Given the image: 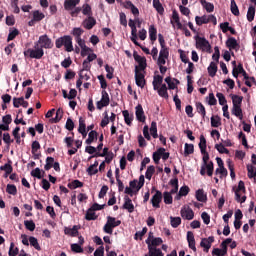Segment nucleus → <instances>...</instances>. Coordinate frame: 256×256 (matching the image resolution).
<instances>
[{
    "label": "nucleus",
    "instance_id": "nucleus-1",
    "mask_svg": "<svg viewBox=\"0 0 256 256\" xmlns=\"http://www.w3.org/2000/svg\"><path fill=\"white\" fill-rule=\"evenodd\" d=\"M63 45L68 53H71V51H73V39L71 38V36H64L56 40L57 49H61Z\"/></svg>",
    "mask_w": 256,
    "mask_h": 256
},
{
    "label": "nucleus",
    "instance_id": "nucleus-2",
    "mask_svg": "<svg viewBox=\"0 0 256 256\" xmlns=\"http://www.w3.org/2000/svg\"><path fill=\"white\" fill-rule=\"evenodd\" d=\"M25 57H30L31 59H41L43 55H45V52L43 51V48L39 47V43L34 44L33 49H28L24 51Z\"/></svg>",
    "mask_w": 256,
    "mask_h": 256
},
{
    "label": "nucleus",
    "instance_id": "nucleus-3",
    "mask_svg": "<svg viewBox=\"0 0 256 256\" xmlns=\"http://www.w3.org/2000/svg\"><path fill=\"white\" fill-rule=\"evenodd\" d=\"M119 225H121V220H117V218L108 216L107 222L103 227V231L108 235H113V229H115V227H119Z\"/></svg>",
    "mask_w": 256,
    "mask_h": 256
},
{
    "label": "nucleus",
    "instance_id": "nucleus-4",
    "mask_svg": "<svg viewBox=\"0 0 256 256\" xmlns=\"http://www.w3.org/2000/svg\"><path fill=\"white\" fill-rule=\"evenodd\" d=\"M235 197L238 203H245V201H247V196H245V182L239 181L235 191Z\"/></svg>",
    "mask_w": 256,
    "mask_h": 256
},
{
    "label": "nucleus",
    "instance_id": "nucleus-5",
    "mask_svg": "<svg viewBox=\"0 0 256 256\" xmlns=\"http://www.w3.org/2000/svg\"><path fill=\"white\" fill-rule=\"evenodd\" d=\"M163 243V239L160 237L155 238L153 236V232H149V236L146 239V244L148 245V249H157L159 245Z\"/></svg>",
    "mask_w": 256,
    "mask_h": 256
},
{
    "label": "nucleus",
    "instance_id": "nucleus-6",
    "mask_svg": "<svg viewBox=\"0 0 256 256\" xmlns=\"http://www.w3.org/2000/svg\"><path fill=\"white\" fill-rule=\"evenodd\" d=\"M135 19L134 20H129L128 25L131 28V36H130V40L132 41V43H134V45H136L137 47H141V44H139V42L137 41V26L135 25Z\"/></svg>",
    "mask_w": 256,
    "mask_h": 256
},
{
    "label": "nucleus",
    "instance_id": "nucleus-7",
    "mask_svg": "<svg viewBox=\"0 0 256 256\" xmlns=\"http://www.w3.org/2000/svg\"><path fill=\"white\" fill-rule=\"evenodd\" d=\"M36 43H38V47L40 45V49H52L53 47V42L47 35L40 36L39 40Z\"/></svg>",
    "mask_w": 256,
    "mask_h": 256
},
{
    "label": "nucleus",
    "instance_id": "nucleus-8",
    "mask_svg": "<svg viewBox=\"0 0 256 256\" xmlns=\"http://www.w3.org/2000/svg\"><path fill=\"white\" fill-rule=\"evenodd\" d=\"M215 242V237L209 236L208 238H202L200 242V247L203 248L205 253H209V249H211V245Z\"/></svg>",
    "mask_w": 256,
    "mask_h": 256
},
{
    "label": "nucleus",
    "instance_id": "nucleus-9",
    "mask_svg": "<svg viewBox=\"0 0 256 256\" xmlns=\"http://www.w3.org/2000/svg\"><path fill=\"white\" fill-rule=\"evenodd\" d=\"M180 215L182 219H186L187 221H191L193 217H195V213L193 212V209L189 206H184L181 208Z\"/></svg>",
    "mask_w": 256,
    "mask_h": 256
},
{
    "label": "nucleus",
    "instance_id": "nucleus-10",
    "mask_svg": "<svg viewBox=\"0 0 256 256\" xmlns=\"http://www.w3.org/2000/svg\"><path fill=\"white\" fill-rule=\"evenodd\" d=\"M135 61H137L138 66L135 67V72L140 71L143 73L145 71V68L147 67V60L145 57H142L140 55L134 56Z\"/></svg>",
    "mask_w": 256,
    "mask_h": 256
},
{
    "label": "nucleus",
    "instance_id": "nucleus-11",
    "mask_svg": "<svg viewBox=\"0 0 256 256\" xmlns=\"http://www.w3.org/2000/svg\"><path fill=\"white\" fill-rule=\"evenodd\" d=\"M196 48L201 49V51H209V49H211V45L207 39L198 37L196 38Z\"/></svg>",
    "mask_w": 256,
    "mask_h": 256
},
{
    "label": "nucleus",
    "instance_id": "nucleus-12",
    "mask_svg": "<svg viewBox=\"0 0 256 256\" xmlns=\"http://www.w3.org/2000/svg\"><path fill=\"white\" fill-rule=\"evenodd\" d=\"M169 59V49H160L157 65H166Z\"/></svg>",
    "mask_w": 256,
    "mask_h": 256
},
{
    "label": "nucleus",
    "instance_id": "nucleus-13",
    "mask_svg": "<svg viewBox=\"0 0 256 256\" xmlns=\"http://www.w3.org/2000/svg\"><path fill=\"white\" fill-rule=\"evenodd\" d=\"M109 103H110L109 94L107 93V91L103 90L101 100L98 101L96 104L97 109L101 110L103 107H107Z\"/></svg>",
    "mask_w": 256,
    "mask_h": 256
},
{
    "label": "nucleus",
    "instance_id": "nucleus-14",
    "mask_svg": "<svg viewBox=\"0 0 256 256\" xmlns=\"http://www.w3.org/2000/svg\"><path fill=\"white\" fill-rule=\"evenodd\" d=\"M135 81H136L137 87H140L141 89H143V87H145V74L141 71L136 70Z\"/></svg>",
    "mask_w": 256,
    "mask_h": 256
},
{
    "label": "nucleus",
    "instance_id": "nucleus-15",
    "mask_svg": "<svg viewBox=\"0 0 256 256\" xmlns=\"http://www.w3.org/2000/svg\"><path fill=\"white\" fill-rule=\"evenodd\" d=\"M136 111V119L140 121L141 123H145V112L143 111V106L137 105L135 107Z\"/></svg>",
    "mask_w": 256,
    "mask_h": 256
},
{
    "label": "nucleus",
    "instance_id": "nucleus-16",
    "mask_svg": "<svg viewBox=\"0 0 256 256\" xmlns=\"http://www.w3.org/2000/svg\"><path fill=\"white\" fill-rule=\"evenodd\" d=\"M161 199H163V194L160 191H157L151 199L152 206L156 209H159V203H161Z\"/></svg>",
    "mask_w": 256,
    "mask_h": 256
},
{
    "label": "nucleus",
    "instance_id": "nucleus-17",
    "mask_svg": "<svg viewBox=\"0 0 256 256\" xmlns=\"http://www.w3.org/2000/svg\"><path fill=\"white\" fill-rule=\"evenodd\" d=\"M187 241H188V247L192 249V251H197V247L195 246V235L193 232L188 231L187 232Z\"/></svg>",
    "mask_w": 256,
    "mask_h": 256
},
{
    "label": "nucleus",
    "instance_id": "nucleus-18",
    "mask_svg": "<svg viewBox=\"0 0 256 256\" xmlns=\"http://www.w3.org/2000/svg\"><path fill=\"white\" fill-rule=\"evenodd\" d=\"M96 23L97 21L95 20V18L89 16L87 19L84 20L83 27H85V29H93Z\"/></svg>",
    "mask_w": 256,
    "mask_h": 256
},
{
    "label": "nucleus",
    "instance_id": "nucleus-19",
    "mask_svg": "<svg viewBox=\"0 0 256 256\" xmlns=\"http://www.w3.org/2000/svg\"><path fill=\"white\" fill-rule=\"evenodd\" d=\"M77 5H79V0H65L64 9H66V11H71V9H74Z\"/></svg>",
    "mask_w": 256,
    "mask_h": 256
},
{
    "label": "nucleus",
    "instance_id": "nucleus-20",
    "mask_svg": "<svg viewBox=\"0 0 256 256\" xmlns=\"http://www.w3.org/2000/svg\"><path fill=\"white\" fill-rule=\"evenodd\" d=\"M65 235H70V237H77L79 233V226H73L72 228L64 229Z\"/></svg>",
    "mask_w": 256,
    "mask_h": 256
},
{
    "label": "nucleus",
    "instance_id": "nucleus-21",
    "mask_svg": "<svg viewBox=\"0 0 256 256\" xmlns=\"http://www.w3.org/2000/svg\"><path fill=\"white\" fill-rule=\"evenodd\" d=\"M233 107H241V103H243V96L231 94Z\"/></svg>",
    "mask_w": 256,
    "mask_h": 256
},
{
    "label": "nucleus",
    "instance_id": "nucleus-22",
    "mask_svg": "<svg viewBox=\"0 0 256 256\" xmlns=\"http://www.w3.org/2000/svg\"><path fill=\"white\" fill-rule=\"evenodd\" d=\"M200 3L207 13H213V11H215V6L213 3L207 2L206 0H200Z\"/></svg>",
    "mask_w": 256,
    "mask_h": 256
},
{
    "label": "nucleus",
    "instance_id": "nucleus-23",
    "mask_svg": "<svg viewBox=\"0 0 256 256\" xmlns=\"http://www.w3.org/2000/svg\"><path fill=\"white\" fill-rule=\"evenodd\" d=\"M125 203L123 205L124 209H126L129 213H133L135 211V206L129 197H125Z\"/></svg>",
    "mask_w": 256,
    "mask_h": 256
},
{
    "label": "nucleus",
    "instance_id": "nucleus-24",
    "mask_svg": "<svg viewBox=\"0 0 256 256\" xmlns=\"http://www.w3.org/2000/svg\"><path fill=\"white\" fill-rule=\"evenodd\" d=\"M165 82L167 83L169 89H177V85H179V80L171 77H166Z\"/></svg>",
    "mask_w": 256,
    "mask_h": 256
},
{
    "label": "nucleus",
    "instance_id": "nucleus-25",
    "mask_svg": "<svg viewBox=\"0 0 256 256\" xmlns=\"http://www.w3.org/2000/svg\"><path fill=\"white\" fill-rule=\"evenodd\" d=\"M232 115L235 117H238L240 121L243 120V109H241V106H233L232 107Z\"/></svg>",
    "mask_w": 256,
    "mask_h": 256
},
{
    "label": "nucleus",
    "instance_id": "nucleus-26",
    "mask_svg": "<svg viewBox=\"0 0 256 256\" xmlns=\"http://www.w3.org/2000/svg\"><path fill=\"white\" fill-rule=\"evenodd\" d=\"M79 133L85 138L87 137V130H86V125H85V120L83 118H79V128H78Z\"/></svg>",
    "mask_w": 256,
    "mask_h": 256
},
{
    "label": "nucleus",
    "instance_id": "nucleus-27",
    "mask_svg": "<svg viewBox=\"0 0 256 256\" xmlns=\"http://www.w3.org/2000/svg\"><path fill=\"white\" fill-rule=\"evenodd\" d=\"M201 153L203 155V158H202L203 164L200 170V175H205V165H207V161H209V153H207V150Z\"/></svg>",
    "mask_w": 256,
    "mask_h": 256
},
{
    "label": "nucleus",
    "instance_id": "nucleus-28",
    "mask_svg": "<svg viewBox=\"0 0 256 256\" xmlns=\"http://www.w3.org/2000/svg\"><path fill=\"white\" fill-rule=\"evenodd\" d=\"M172 23H175L177 29H183V25L181 24V21L179 20V14L175 10L172 13Z\"/></svg>",
    "mask_w": 256,
    "mask_h": 256
},
{
    "label": "nucleus",
    "instance_id": "nucleus-29",
    "mask_svg": "<svg viewBox=\"0 0 256 256\" xmlns=\"http://www.w3.org/2000/svg\"><path fill=\"white\" fill-rule=\"evenodd\" d=\"M233 77H239V73H242L244 79H247V72H245V70L243 69V66H238L236 68V66L233 69Z\"/></svg>",
    "mask_w": 256,
    "mask_h": 256
},
{
    "label": "nucleus",
    "instance_id": "nucleus-30",
    "mask_svg": "<svg viewBox=\"0 0 256 256\" xmlns=\"http://www.w3.org/2000/svg\"><path fill=\"white\" fill-rule=\"evenodd\" d=\"M248 177L249 179H253L256 183V168L255 166L249 164L247 165Z\"/></svg>",
    "mask_w": 256,
    "mask_h": 256
},
{
    "label": "nucleus",
    "instance_id": "nucleus-31",
    "mask_svg": "<svg viewBox=\"0 0 256 256\" xmlns=\"http://www.w3.org/2000/svg\"><path fill=\"white\" fill-rule=\"evenodd\" d=\"M226 45L229 49H239V43H237V39L234 37L229 38L226 41Z\"/></svg>",
    "mask_w": 256,
    "mask_h": 256
},
{
    "label": "nucleus",
    "instance_id": "nucleus-32",
    "mask_svg": "<svg viewBox=\"0 0 256 256\" xmlns=\"http://www.w3.org/2000/svg\"><path fill=\"white\" fill-rule=\"evenodd\" d=\"M208 75L210 77H215L217 75V62H211L208 66Z\"/></svg>",
    "mask_w": 256,
    "mask_h": 256
},
{
    "label": "nucleus",
    "instance_id": "nucleus-33",
    "mask_svg": "<svg viewBox=\"0 0 256 256\" xmlns=\"http://www.w3.org/2000/svg\"><path fill=\"white\" fill-rule=\"evenodd\" d=\"M158 95L164 97V99H169V94L167 93V85L163 84L160 88L158 86Z\"/></svg>",
    "mask_w": 256,
    "mask_h": 256
},
{
    "label": "nucleus",
    "instance_id": "nucleus-34",
    "mask_svg": "<svg viewBox=\"0 0 256 256\" xmlns=\"http://www.w3.org/2000/svg\"><path fill=\"white\" fill-rule=\"evenodd\" d=\"M163 252L159 248H148V253L145 256H163Z\"/></svg>",
    "mask_w": 256,
    "mask_h": 256
},
{
    "label": "nucleus",
    "instance_id": "nucleus-35",
    "mask_svg": "<svg viewBox=\"0 0 256 256\" xmlns=\"http://www.w3.org/2000/svg\"><path fill=\"white\" fill-rule=\"evenodd\" d=\"M150 41H157V28L151 25L148 30Z\"/></svg>",
    "mask_w": 256,
    "mask_h": 256
},
{
    "label": "nucleus",
    "instance_id": "nucleus-36",
    "mask_svg": "<svg viewBox=\"0 0 256 256\" xmlns=\"http://www.w3.org/2000/svg\"><path fill=\"white\" fill-rule=\"evenodd\" d=\"M153 7H154V9H156L157 13H159L160 15H163L165 9L163 8L161 1L153 0Z\"/></svg>",
    "mask_w": 256,
    "mask_h": 256
},
{
    "label": "nucleus",
    "instance_id": "nucleus-37",
    "mask_svg": "<svg viewBox=\"0 0 256 256\" xmlns=\"http://www.w3.org/2000/svg\"><path fill=\"white\" fill-rule=\"evenodd\" d=\"M195 21H196V24H198L199 26L205 25V24L209 23V16H207V15H204L202 17L196 16Z\"/></svg>",
    "mask_w": 256,
    "mask_h": 256
},
{
    "label": "nucleus",
    "instance_id": "nucleus-38",
    "mask_svg": "<svg viewBox=\"0 0 256 256\" xmlns=\"http://www.w3.org/2000/svg\"><path fill=\"white\" fill-rule=\"evenodd\" d=\"M125 7L126 9H130L131 13H133L135 16L139 15V9L130 1L125 2Z\"/></svg>",
    "mask_w": 256,
    "mask_h": 256
},
{
    "label": "nucleus",
    "instance_id": "nucleus-39",
    "mask_svg": "<svg viewBox=\"0 0 256 256\" xmlns=\"http://www.w3.org/2000/svg\"><path fill=\"white\" fill-rule=\"evenodd\" d=\"M196 199L197 201L204 203V201H207V195H205V192H203V190L199 189L196 191Z\"/></svg>",
    "mask_w": 256,
    "mask_h": 256
},
{
    "label": "nucleus",
    "instance_id": "nucleus-40",
    "mask_svg": "<svg viewBox=\"0 0 256 256\" xmlns=\"http://www.w3.org/2000/svg\"><path fill=\"white\" fill-rule=\"evenodd\" d=\"M63 118V110L61 108H59L57 111H56V116L55 118H51L50 119V122L51 123H59V121H61V119Z\"/></svg>",
    "mask_w": 256,
    "mask_h": 256
},
{
    "label": "nucleus",
    "instance_id": "nucleus-41",
    "mask_svg": "<svg viewBox=\"0 0 256 256\" xmlns=\"http://www.w3.org/2000/svg\"><path fill=\"white\" fill-rule=\"evenodd\" d=\"M199 147H200L201 153H205V151H207V140L203 135L200 136Z\"/></svg>",
    "mask_w": 256,
    "mask_h": 256
},
{
    "label": "nucleus",
    "instance_id": "nucleus-42",
    "mask_svg": "<svg viewBox=\"0 0 256 256\" xmlns=\"http://www.w3.org/2000/svg\"><path fill=\"white\" fill-rule=\"evenodd\" d=\"M255 13H256L255 6H250L247 11V19L249 22L255 19Z\"/></svg>",
    "mask_w": 256,
    "mask_h": 256
},
{
    "label": "nucleus",
    "instance_id": "nucleus-43",
    "mask_svg": "<svg viewBox=\"0 0 256 256\" xmlns=\"http://www.w3.org/2000/svg\"><path fill=\"white\" fill-rule=\"evenodd\" d=\"M122 115L124 117L125 123L128 125H131V123L133 122V115L129 114V111H127V110H124L122 112Z\"/></svg>",
    "mask_w": 256,
    "mask_h": 256
},
{
    "label": "nucleus",
    "instance_id": "nucleus-44",
    "mask_svg": "<svg viewBox=\"0 0 256 256\" xmlns=\"http://www.w3.org/2000/svg\"><path fill=\"white\" fill-rule=\"evenodd\" d=\"M161 83H163V78L159 75L154 76V80L152 82L154 90L157 91V89H159V85H161Z\"/></svg>",
    "mask_w": 256,
    "mask_h": 256
},
{
    "label": "nucleus",
    "instance_id": "nucleus-45",
    "mask_svg": "<svg viewBox=\"0 0 256 256\" xmlns=\"http://www.w3.org/2000/svg\"><path fill=\"white\" fill-rule=\"evenodd\" d=\"M212 254H214L216 256H225V255H227V249L225 247L215 248L212 251Z\"/></svg>",
    "mask_w": 256,
    "mask_h": 256
},
{
    "label": "nucleus",
    "instance_id": "nucleus-46",
    "mask_svg": "<svg viewBox=\"0 0 256 256\" xmlns=\"http://www.w3.org/2000/svg\"><path fill=\"white\" fill-rule=\"evenodd\" d=\"M170 223L174 229L181 225V217H170Z\"/></svg>",
    "mask_w": 256,
    "mask_h": 256
},
{
    "label": "nucleus",
    "instance_id": "nucleus-47",
    "mask_svg": "<svg viewBox=\"0 0 256 256\" xmlns=\"http://www.w3.org/2000/svg\"><path fill=\"white\" fill-rule=\"evenodd\" d=\"M39 149H41V144H39L38 141H34L32 143V153L34 154V156L39 157Z\"/></svg>",
    "mask_w": 256,
    "mask_h": 256
},
{
    "label": "nucleus",
    "instance_id": "nucleus-48",
    "mask_svg": "<svg viewBox=\"0 0 256 256\" xmlns=\"http://www.w3.org/2000/svg\"><path fill=\"white\" fill-rule=\"evenodd\" d=\"M99 166V162L95 161L94 164H92L88 169L87 173L90 175H95L97 174V167Z\"/></svg>",
    "mask_w": 256,
    "mask_h": 256
},
{
    "label": "nucleus",
    "instance_id": "nucleus-49",
    "mask_svg": "<svg viewBox=\"0 0 256 256\" xmlns=\"http://www.w3.org/2000/svg\"><path fill=\"white\" fill-rule=\"evenodd\" d=\"M82 13L87 17H91V15H93V12L91 11V6L89 4H84L82 6Z\"/></svg>",
    "mask_w": 256,
    "mask_h": 256
},
{
    "label": "nucleus",
    "instance_id": "nucleus-50",
    "mask_svg": "<svg viewBox=\"0 0 256 256\" xmlns=\"http://www.w3.org/2000/svg\"><path fill=\"white\" fill-rule=\"evenodd\" d=\"M195 151V146H193V144H185L184 147V155H191L193 154V152Z\"/></svg>",
    "mask_w": 256,
    "mask_h": 256
},
{
    "label": "nucleus",
    "instance_id": "nucleus-51",
    "mask_svg": "<svg viewBox=\"0 0 256 256\" xmlns=\"http://www.w3.org/2000/svg\"><path fill=\"white\" fill-rule=\"evenodd\" d=\"M231 13H233L236 17L239 15V7L237 6V3L235 0H231L230 4Z\"/></svg>",
    "mask_w": 256,
    "mask_h": 256
},
{
    "label": "nucleus",
    "instance_id": "nucleus-52",
    "mask_svg": "<svg viewBox=\"0 0 256 256\" xmlns=\"http://www.w3.org/2000/svg\"><path fill=\"white\" fill-rule=\"evenodd\" d=\"M42 19H45V14H43V12H40L39 10L33 12V21H42Z\"/></svg>",
    "mask_w": 256,
    "mask_h": 256
},
{
    "label": "nucleus",
    "instance_id": "nucleus-53",
    "mask_svg": "<svg viewBox=\"0 0 256 256\" xmlns=\"http://www.w3.org/2000/svg\"><path fill=\"white\" fill-rule=\"evenodd\" d=\"M86 219L87 221H95V219H97V214H95V210H92L90 208L86 213Z\"/></svg>",
    "mask_w": 256,
    "mask_h": 256
},
{
    "label": "nucleus",
    "instance_id": "nucleus-54",
    "mask_svg": "<svg viewBox=\"0 0 256 256\" xmlns=\"http://www.w3.org/2000/svg\"><path fill=\"white\" fill-rule=\"evenodd\" d=\"M95 139H97V132L91 131L88 134V139L86 140V145H91V143H93V141H95Z\"/></svg>",
    "mask_w": 256,
    "mask_h": 256
},
{
    "label": "nucleus",
    "instance_id": "nucleus-55",
    "mask_svg": "<svg viewBox=\"0 0 256 256\" xmlns=\"http://www.w3.org/2000/svg\"><path fill=\"white\" fill-rule=\"evenodd\" d=\"M17 35H19V30H17V28L10 29L7 41H13Z\"/></svg>",
    "mask_w": 256,
    "mask_h": 256
},
{
    "label": "nucleus",
    "instance_id": "nucleus-56",
    "mask_svg": "<svg viewBox=\"0 0 256 256\" xmlns=\"http://www.w3.org/2000/svg\"><path fill=\"white\" fill-rule=\"evenodd\" d=\"M54 163H55V158L47 157L46 158V164L44 166L45 170L49 171V169H51L53 167Z\"/></svg>",
    "mask_w": 256,
    "mask_h": 256
},
{
    "label": "nucleus",
    "instance_id": "nucleus-57",
    "mask_svg": "<svg viewBox=\"0 0 256 256\" xmlns=\"http://www.w3.org/2000/svg\"><path fill=\"white\" fill-rule=\"evenodd\" d=\"M211 126L212 127H221V118L219 116L211 117Z\"/></svg>",
    "mask_w": 256,
    "mask_h": 256
},
{
    "label": "nucleus",
    "instance_id": "nucleus-58",
    "mask_svg": "<svg viewBox=\"0 0 256 256\" xmlns=\"http://www.w3.org/2000/svg\"><path fill=\"white\" fill-rule=\"evenodd\" d=\"M196 109L197 112L200 113V115H202V117H205V115H207V112L205 111V106H203L201 102L196 103Z\"/></svg>",
    "mask_w": 256,
    "mask_h": 256
},
{
    "label": "nucleus",
    "instance_id": "nucleus-59",
    "mask_svg": "<svg viewBox=\"0 0 256 256\" xmlns=\"http://www.w3.org/2000/svg\"><path fill=\"white\" fill-rule=\"evenodd\" d=\"M150 133L154 139H157V137H159V135L157 134V122L151 123Z\"/></svg>",
    "mask_w": 256,
    "mask_h": 256
},
{
    "label": "nucleus",
    "instance_id": "nucleus-60",
    "mask_svg": "<svg viewBox=\"0 0 256 256\" xmlns=\"http://www.w3.org/2000/svg\"><path fill=\"white\" fill-rule=\"evenodd\" d=\"M154 173H155V166H149L145 173L146 179H148V181H151V177H153Z\"/></svg>",
    "mask_w": 256,
    "mask_h": 256
},
{
    "label": "nucleus",
    "instance_id": "nucleus-61",
    "mask_svg": "<svg viewBox=\"0 0 256 256\" xmlns=\"http://www.w3.org/2000/svg\"><path fill=\"white\" fill-rule=\"evenodd\" d=\"M29 243L32 247H35L37 251H41V246L39 245V242L37 241V238L31 236L29 238Z\"/></svg>",
    "mask_w": 256,
    "mask_h": 256
},
{
    "label": "nucleus",
    "instance_id": "nucleus-62",
    "mask_svg": "<svg viewBox=\"0 0 256 256\" xmlns=\"http://www.w3.org/2000/svg\"><path fill=\"white\" fill-rule=\"evenodd\" d=\"M215 173L219 175L220 178L227 177V169H225V166L218 167Z\"/></svg>",
    "mask_w": 256,
    "mask_h": 256
},
{
    "label": "nucleus",
    "instance_id": "nucleus-63",
    "mask_svg": "<svg viewBox=\"0 0 256 256\" xmlns=\"http://www.w3.org/2000/svg\"><path fill=\"white\" fill-rule=\"evenodd\" d=\"M24 225L28 231H35V222L33 220H25Z\"/></svg>",
    "mask_w": 256,
    "mask_h": 256
},
{
    "label": "nucleus",
    "instance_id": "nucleus-64",
    "mask_svg": "<svg viewBox=\"0 0 256 256\" xmlns=\"http://www.w3.org/2000/svg\"><path fill=\"white\" fill-rule=\"evenodd\" d=\"M216 97L219 101V105H227V99L225 98V95L221 92H218L216 94Z\"/></svg>",
    "mask_w": 256,
    "mask_h": 256
}]
</instances>
